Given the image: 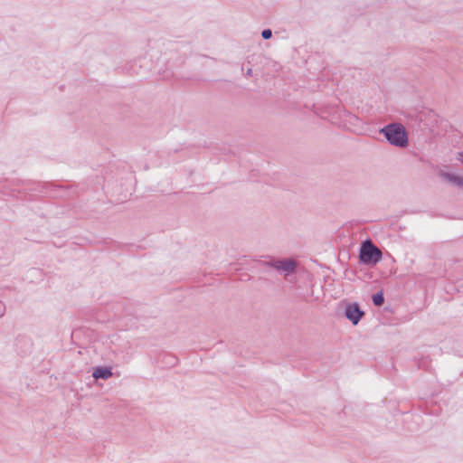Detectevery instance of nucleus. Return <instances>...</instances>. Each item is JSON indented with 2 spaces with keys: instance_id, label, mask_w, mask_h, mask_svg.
I'll list each match as a JSON object with an SVG mask.
<instances>
[{
  "instance_id": "nucleus-1",
  "label": "nucleus",
  "mask_w": 463,
  "mask_h": 463,
  "mask_svg": "<svg viewBox=\"0 0 463 463\" xmlns=\"http://www.w3.org/2000/svg\"><path fill=\"white\" fill-rule=\"evenodd\" d=\"M382 131L391 144L401 147L408 146V137L403 126L392 124L385 127Z\"/></svg>"
},
{
  "instance_id": "nucleus-2",
  "label": "nucleus",
  "mask_w": 463,
  "mask_h": 463,
  "mask_svg": "<svg viewBox=\"0 0 463 463\" xmlns=\"http://www.w3.org/2000/svg\"><path fill=\"white\" fill-rule=\"evenodd\" d=\"M360 259L364 263H376L382 259V252L371 241H366L361 247Z\"/></svg>"
},
{
  "instance_id": "nucleus-3",
  "label": "nucleus",
  "mask_w": 463,
  "mask_h": 463,
  "mask_svg": "<svg viewBox=\"0 0 463 463\" xmlns=\"http://www.w3.org/2000/svg\"><path fill=\"white\" fill-rule=\"evenodd\" d=\"M363 316H364V312L360 310V308L356 303L349 304L345 308V317L354 325H357Z\"/></svg>"
},
{
  "instance_id": "nucleus-4",
  "label": "nucleus",
  "mask_w": 463,
  "mask_h": 463,
  "mask_svg": "<svg viewBox=\"0 0 463 463\" xmlns=\"http://www.w3.org/2000/svg\"><path fill=\"white\" fill-rule=\"evenodd\" d=\"M273 265L276 269H283L288 272L293 271L296 267V263L292 260H277Z\"/></svg>"
},
{
  "instance_id": "nucleus-5",
  "label": "nucleus",
  "mask_w": 463,
  "mask_h": 463,
  "mask_svg": "<svg viewBox=\"0 0 463 463\" xmlns=\"http://www.w3.org/2000/svg\"><path fill=\"white\" fill-rule=\"evenodd\" d=\"M92 375L95 379H108L111 377L112 373L109 368L98 367L94 370Z\"/></svg>"
},
{
  "instance_id": "nucleus-6",
  "label": "nucleus",
  "mask_w": 463,
  "mask_h": 463,
  "mask_svg": "<svg viewBox=\"0 0 463 463\" xmlns=\"http://www.w3.org/2000/svg\"><path fill=\"white\" fill-rule=\"evenodd\" d=\"M440 175L442 177H444L446 180H448L457 185L463 186V177L462 176L453 175L446 174L443 172L440 173Z\"/></svg>"
},
{
  "instance_id": "nucleus-7",
  "label": "nucleus",
  "mask_w": 463,
  "mask_h": 463,
  "mask_svg": "<svg viewBox=\"0 0 463 463\" xmlns=\"http://www.w3.org/2000/svg\"><path fill=\"white\" fill-rule=\"evenodd\" d=\"M373 301L376 306H382L383 304L384 298L382 293H377L373 295Z\"/></svg>"
},
{
  "instance_id": "nucleus-8",
  "label": "nucleus",
  "mask_w": 463,
  "mask_h": 463,
  "mask_svg": "<svg viewBox=\"0 0 463 463\" xmlns=\"http://www.w3.org/2000/svg\"><path fill=\"white\" fill-rule=\"evenodd\" d=\"M261 34L264 39H269L271 37L272 33L270 30L267 29L264 30Z\"/></svg>"
},
{
  "instance_id": "nucleus-9",
  "label": "nucleus",
  "mask_w": 463,
  "mask_h": 463,
  "mask_svg": "<svg viewBox=\"0 0 463 463\" xmlns=\"http://www.w3.org/2000/svg\"><path fill=\"white\" fill-rule=\"evenodd\" d=\"M4 310H5V307H4L3 303L0 301V317L3 315Z\"/></svg>"
}]
</instances>
